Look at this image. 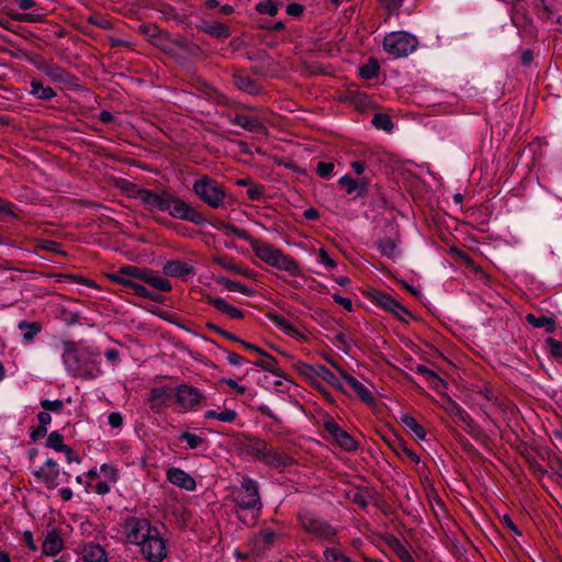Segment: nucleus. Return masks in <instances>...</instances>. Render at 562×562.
Instances as JSON below:
<instances>
[{
    "label": "nucleus",
    "mask_w": 562,
    "mask_h": 562,
    "mask_svg": "<svg viewBox=\"0 0 562 562\" xmlns=\"http://www.w3.org/2000/svg\"><path fill=\"white\" fill-rule=\"evenodd\" d=\"M234 83L239 90L250 94H254L258 91L256 82L249 76L243 74H236L234 76Z\"/></svg>",
    "instance_id": "33"
},
{
    "label": "nucleus",
    "mask_w": 562,
    "mask_h": 562,
    "mask_svg": "<svg viewBox=\"0 0 562 562\" xmlns=\"http://www.w3.org/2000/svg\"><path fill=\"white\" fill-rule=\"evenodd\" d=\"M372 124L380 130L391 131L393 127L392 121L389 115L383 113H378L372 119Z\"/></svg>",
    "instance_id": "44"
},
{
    "label": "nucleus",
    "mask_w": 562,
    "mask_h": 562,
    "mask_svg": "<svg viewBox=\"0 0 562 562\" xmlns=\"http://www.w3.org/2000/svg\"><path fill=\"white\" fill-rule=\"evenodd\" d=\"M36 475L42 479V481L48 487H54L56 485L57 477L59 476V470L53 469L46 470V468H41L40 471L36 472Z\"/></svg>",
    "instance_id": "39"
},
{
    "label": "nucleus",
    "mask_w": 562,
    "mask_h": 562,
    "mask_svg": "<svg viewBox=\"0 0 562 562\" xmlns=\"http://www.w3.org/2000/svg\"><path fill=\"white\" fill-rule=\"evenodd\" d=\"M220 282L229 291L240 292V293H244V294L251 293V291L249 290L248 286H246L244 284H240V283H238L236 281H232V280H228V279H222Z\"/></svg>",
    "instance_id": "46"
},
{
    "label": "nucleus",
    "mask_w": 562,
    "mask_h": 562,
    "mask_svg": "<svg viewBox=\"0 0 562 562\" xmlns=\"http://www.w3.org/2000/svg\"><path fill=\"white\" fill-rule=\"evenodd\" d=\"M30 94L38 100L49 101L56 97V92L53 88L44 86L40 80L35 78L30 81Z\"/></svg>",
    "instance_id": "22"
},
{
    "label": "nucleus",
    "mask_w": 562,
    "mask_h": 562,
    "mask_svg": "<svg viewBox=\"0 0 562 562\" xmlns=\"http://www.w3.org/2000/svg\"><path fill=\"white\" fill-rule=\"evenodd\" d=\"M417 38L406 32H392L383 41L385 52L394 58L412 54L417 48Z\"/></svg>",
    "instance_id": "6"
},
{
    "label": "nucleus",
    "mask_w": 562,
    "mask_h": 562,
    "mask_svg": "<svg viewBox=\"0 0 562 562\" xmlns=\"http://www.w3.org/2000/svg\"><path fill=\"white\" fill-rule=\"evenodd\" d=\"M63 539L56 532H49L42 544V551L46 555L54 557L61 551Z\"/></svg>",
    "instance_id": "26"
},
{
    "label": "nucleus",
    "mask_w": 562,
    "mask_h": 562,
    "mask_svg": "<svg viewBox=\"0 0 562 562\" xmlns=\"http://www.w3.org/2000/svg\"><path fill=\"white\" fill-rule=\"evenodd\" d=\"M223 383L228 385L231 389H233L238 394H244L246 392V386L238 384L233 379H224Z\"/></svg>",
    "instance_id": "63"
},
{
    "label": "nucleus",
    "mask_w": 562,
    "mask_h": 562,
    "mask_svg": "<svg viewBox=\"0 0 562 562\" xmlns=\"http://www.w3.org/2000/svg\"><path fill=\"white\" fill-rule=\"evenodd\" d=\"M302 373L308 378H314V376L319 378L339 391H342V389H344L339 379L329 369H327L323 364H316V366L304 364Z\"/></svg>",
    "instance_id": "14"
},
{
    "label": "nucleus",
    "mask_w": 562,
    "mask_h": 562,
    "mask_svg": "<svg viewBox=\"0 0 562 562\" xmlns=\"http://www.w3.org/2000/svg\"><path fill=\"white\" fill-rule=\"evenodd\" d=\"M333 299L337 304L344 306L347 311L352 310V303L349 299L340 296L339 294H333Z\"/></svg>",
    "instance_id": "64"
},
{
    "label": "nucleus",
    "mask_w": 562,
    "mask_h": 562,
    "mask_svg": "<svg viewBox=\"0 0 562 562\" xmlns=\"http://www.w3.org/2000/svg\"><path fill=\"white\" fill-rule=\"evenodd\" d=\"M166 479L172 485L188 492H193L196 488V482L194 477L184 470L177 467H170L167 469Z\"/></svg>",
    "instance_id": "12"
},
{
    "label": "nucleus",
    "mask_w": 562,
    "mask_h": 562,
    "mask_svg": "<svg viewBox=\"0 0 562 562\" xmlns=\"http://www.w3.org/2000/svg\"><path fill=\"white\" fill-rule=\"evenodd\" d=\"M339 183L348 194L355 198L362 196L368 191V184L364 179H352L346 175L339 179Z\"/></svg>",
    "instance_id": "20"
},
{
    "label": "nucleus",
    "mask_w": 562,
    "mask_h": 562,
    "mask_svg": "<svg viewBox=\"0 0 562 562\" xmlns=\"http://www.w3.org/2000/svg\"><path fill=\"white\" fill-rule=\"evenodd\" d=\"M394 550L402 562H414L411 552L403 544L397 543Z\"/></svg>",
    "instance_id": "55"
},
{
    "label": "nucleus",
    "mask_w": 562,
    "mask_h": 562,
    "mask_svg": "<svg viewBox=\"0 0 562 562\" xmlns=\"http://www.w3.org/2000/svg\"><path fill=\"white\" fill-rule=\"evenodd\" d=\"M319 262L323 263L327 268H335L337 266L336 261L328 255V252L324 248L318 249Z\"/></svg>",
    "instance_id": "56"
},
{
    "label": "nucleus",
    "mask_w": 562,
    "mask_h": 562,
    "mask_svg": "<svg viewBox=\"0 0 562 562\" xmlns=\"http://www.w3.org/2000/svg\"><path fill=\"white\" fill-rule=\"evenodd\" d=\"M397 452H398L401 456H404V457L408 458L409 460H412V461H413V462H415V463H418V462H419V460H420V459H419V457H418V454H417L415 451L411 450L409 448H407V447H406V446H404V445H401V446L398 447Z\"/></svg>",
    "instance_id": "59"
},
{
    "label": "nucleus",
    "mask_w": 562,
    "mask_h": 562,
    "mask_svg": "<svg viewBox=\"0 0 562 562\" xmlns=\"http://www.w3.org/2000/svg\"><path fill=\"white\" fill-rule=\"evenodd\" d=\"M166 206L167 209L165 212H168L169 215L175 218L189 221L198 225H202L206 222L201 212H199L195 207L191 206L179 196L169 194Z\"/></svg>",
    "instance_id": "8"
},
{
    "label": "nucleus",
    "mask_w": 562,
    "mask_h": 562,
    "mask_svg": "<svg viewBox=\"0 0 562 562\" xmlns=\"http://www.w3.org/2000/svg\"><path fill=\"white\" fill-rule=\"evenodd\" d=\"M216 261H217V263H218V265H221L224 269L229 270V271H232V272H234V273L243 274V276H245V277H249V276H250L249 270L244 269V268H241V267H239V266H236V265H234V263L227 262V261H225V260H223V259H217Z\"/></svg>",
    "instance_id": "49"
},
{
    "label": "nucleus",
    "mask_w": 562,
    "mask_h": 562,
    "mask_svg": "<svg viewBox=\"0 0 562 562\" xmlns=\"http://www.w3.org/2000/svg\"><path fill=\"white\" fill-rule=\"evenodd\" d=\"M61 358L66 370L74 376L95 379L102 373L100 353L91 348L67 344Z\"/></svg>",
    "instance_id": "2"
},
{
    "label": "nucleus",
    "mask_w": 562,
    "mask_h": 562,
    "mask_svg": "<svg viewBox=\"0 0 562 562\" xmlns=\"http://www.w3.org/2000/svg\"><path fill=\"white\" fill-rule=\"evenodd\" d=\"M156 529L157 527L145 518L131 517L124 524L125 540L140 549Z\"/></svg>",
    "instance_id": "7"
},
{
    "label": "nucleus",
    "mask_w": 562,
    "mask_h": 562,
    "mask_svg": "<svg viewBox=\"0 0 562 562\" xmlns=\"http://www.w3.org/2000/svg\"><path fill=\"white\" fill-rule=\"evenodd\" d=\"M378 248L383 256H385L394 261L401 257V250L397 246V243L395 239H393L391 237H384V238L379 239Z\"/></svg>",
    "instance_id": "23"
},
{
    "label": "nucleus",
    "mask_w": 562,
    "mask_h": 562,
    "mask_svg": "<svg viewBox=\"0 0 562 562\" xmlns=\"http://www.w3.org/2000/svg\"><path fill=\"white\" fill-rule=\"evenodd\" d=\"M333 170H334V164L333 162L319 161L317 164V173L322 178H329L330 175L333 173Z\"/></svg>",
    "instance_id": "54"
},
{
    "label": "nucleus",
    "mask_w": 562,
    "mask_h": 562,
    "mask_svg": "<svg viewBox=\"0 0 562 562\" xmlns=\"http://www.w3.org/2000/svg\"><path fill=\"white\" fill-rule=\"evenodd\" d=\"M379 74V64L374 59H370L366 65L360 67V75L362 78L371 79L378 76Z\"/></svg>",
    "instance_id": "42"
},
{
    "label": "nucleus",
    "mask_w": 562,
    "mask_h": 562,
    "mask_svg": "<svg viewBox=\"0 0 562 562\" xmlns=\"http://www.w3.org/2000/svg\"><path fill=\"white\" fill-rule=\"evenodd\" d=\"M401 420L403 423V425L405 426V428L407 430H409L417 439L419 440H424L425 437H426V432H425V429L423 428L422 425H419L417 423V420L409 416V415H403L401 417Z\"/></svg>",
    "instance_id": "32"
},
{
    "label": "nucleus",
    "mask_w": 562,
    "mask_h": 562,
    "mask_svg": "<svg viewBox=\"0 0 562 562\" xmlns=\"http://www.w3.org/2000/svg\"><path fill=\"white\" fill-rule=\"evenodd\" d=\"M229 122L249 132H260L263 130V125L259 120L245 114H237L234 117L229 119Z\"/></svg>",
    "instance_id": "24"
},
{
    "label": "nucleus",
    "mask_w": 562,
    "mask_h": 562,
    "mask_svg": "<svg viewBox=\"0 0 562 562\" xmlns=\"http://www.w3.org/2000/svg\"><path fill=\"white\" fill-rule=\"evenodd\" d=\"M299 521L302 529L313 538L323 541H333L337 535V529L327 521L319 519L313 513L303 510L299 515Z\"/></svg>",
    "instance_id": "5"
},
{
    "label": "nucleus",
    "mask_w": 562,
    "mask_h": 562,
    "mask_svg": "<svg viewBox=\"0 0 562 562\" xmlns=\"http://www.w3.org/2000/svg\"><path fill=\"white\" fill-rule=\"evenodd\" d=\"M37 68L55 83H71L74 78L66 69L57 64L42 63Z\"/></svg>",
    "instance_id": "17"
},
{
    "label": "nucleus",
    "mask_w": 562,
    "mask_h": 562,
    "mask_svg": "<svg viewBox=\"0 0 562 562\" xmlns=\"http://www.w3.org/2000/svg\"><path fill=\"white\" fill-rule=\"evenodd\" d=\"M526 321L535 328H543L546 333L555 330V321L552 317L527 314Z\"/></svg>",
    "instance_id": "28"
},
{
    "label": "nucleus",
    "mask_w": 562,
    "mask_h": 562,
    "mask_svg": "<svg viewBox=\"0 0 562 562\" xmlns=\"http://www.w3.org/2000/svg\"><path fill=\"white\" fill-rule=\"evenodd\" d=\"M18 328L21 330L23 339L26 342H31L34 339V337L41 331L42 326L37 322L30 323L26 321H21L18 324Z\"/></svg>",
    "instance_id": "31"
},
{
    "label": "nucleus",
    "mask_w": 562,
    "mask_h": 562,
    "mask_svg": "<svg viewBox=\"0 0 562 562\" xmlns=\"http://www.w3.org/2000/svg\"><path fill=\"white\" fill-rule=\"evenodd\" d=\"M3 216H15L14 211L12 210V205L10 202L0 199V218Z\"/></svg>",
    "instance_id": "60"
},
{
    "label": "nucleus",
    "mask_w": 562,
    "mask_h": 562,
    "mask_svg": "<svg viewBox=\"0 0 562 562\" xmlns=\"http://www.w3.org/2000/svg\"><path fill=\"white\" fill-rule=\"evenodd\" d=\"M79 553L85 562H108L106 553L100 544L87 543Z\"/></svg>",
    "instance_id": "21"
},
{
    "label": "nucleus",
    "mask_w": 562,
    "mask_h": 562,
    "mask_svg": "<svg viewBox=\"0 0 562 562\" xmlns=\"http://www.w3.org/2000/svg\"><path fill=\"white\" fill-rule=\"evenodd\" d=\"M262 462L270 468L283 470L293 464V459L283 451L269 446Z\"/></svg>",
    "instance_id": "16"
},
{
    "label": "nucleus",
    "mask_w": 562,
    "mask_h": 562,
    "mask_svg": "<svg viewBox=\"0 0 562 562\" xmlns=\"http://www.w3.org/2000/svg\"><path fill=\"white\" fill-rule=\"evenodd\" d=\"M142 557L148 562H160L167 557V544L158 528L149 540L139 549Z\"/></svg>",
    "instance_id": "9"
},
{
    "label": "nucleus",
    "mask_w": 562,
    "mask_h": 562,
    "mask_svg": "<svg viewBox=\"0 0 562 562\" xmlns=\"http://www.w3.org/2000/svg\"><path fill=\"white\" fill-rule=\"evenodd\" d=\"M179 439L186 441L189 449H196L204 442V438L189 431L182 432Z\"/></svg>",
    "instance_id": "43"
},
{
    "label": "nucleus",
    "mask_w": 562,
    "mask_h": 562,
    "mask_svg": "<svg viewBox=\"0 0 562 562\" xmlns=\"http://www.w3.org/2000/svg\"><path fill=\"white\" fill-rule=\"evenodd\" d=\"M41 406L46 412H58L64 407V403L60 400H54V401L44 400L41 402Z\"/></svg>",
    "instance_id": "52"
},
{
    "label": "nucleus",
    "mask_w": 562,
    "mask_h": 562,
    "mask_svg": "<svg viewBox=\"0 0 562 562\" xmlns=\"http://www.w3.org/2000/svg\"><path fill=\"white\" fill-rule=\"evenodd\" d=\"M260 356H262V359L257 361L255 364L258 367H261L262 369H265L267 371L272 372L277 364V360L272 356L268 355L265 351H263V353H260Z\"/></svg>",
    "instance_id": "47"
},
{
    "label": "nucleus",
    "mask_w": 562,
    "mask_h": 562,
    "mask_svg": "<svg viewBox=\"0 0 562 562\" xmlns=\"http://www.w3.org/2000/svg\"><path fill=\"white\" fill-rule=\"evenodd\" d=\"M236 412L233 409H224L218 413L217 420L223 423H232L236 419Z\"/></svg>",
    "instance_id": "61"
},
{
    "label": "nucleus",
    "mask_w": 562,
    "mask_h": 562,
    "mask_svg": "<svg viewBox=\"0 0 562 562\" xmlns=\"http://www.w3.org/2000/svg\"><path fill=\"white\" fill-rule=\"evenodd\" d=\"M175 396L177 397L178 404L184 411H195L204 401V395L200 390L188 384L179 385L175 390Z\"/></svg>",
    "instance_id": "10"
},
{
    "label": "nucleus",
    "mask_w": 562,
    "mask_h": 562,
    "mask_svg": "<svg viewBox=\"0 0 562 562\" xmlns=\"http://www.w3.org/2000/svg\"><path fill=\"white\" fill-rule=\"evenodd\" d=\"M110 279L119 284H123L125 286H130V283H132L133 280L130 279L125 273H122V267L119 269L117 272L112 273L109 276Z\"/></svg>",
    "instance_id": "58"
},
{
    "label": "nucleus",
    "mask_w": 562,
    "mask_h": 562,
    "mask_svg": "<svg viewBox=\"0 0 562 562\" xmlns=\"http://www.w3.org/2000/svg\"><path fill=\"white\" fill-rule=\"evenodd\" d=\"M256 11L260 14L274 16L278 13V5L273 0H265L256 4Z\"/></svg>",
    "instance_id": "41"
},
{
    "label": "nucleus",
    "mask_w": 562,
    "mask_h": 562,
    "mask_svg": "<svg viewBox=\"0 0 562 562\" xmlns=\"http://www.w3.org/2000/svg\"><path fill=\"white\" fill-rule=\"evenodd\" d=\"M192 190L201 201L213 209L224 205L226 198L224 187L209 176L195 180Z\"/></svg>",
    "instance_id": "4"
},
{
    "label": "nucleus",
    "mask_w": 562,
    "mask_h": 562,
    "mask_svg": "<svg viewBox=\"0 0 562 562\" xmlns=\"http://www.w3.org/2000/svg\"><path fill=\"white\" fill-rule=\"evenodd\" d=\"M265 194V187L262 184H251L247 190V195L251 201H260Z\"/></svg>",
    "instance_id": "48"
},
{
    "label": "nucleus",
    "mask_w": 562,
    "mask_h": 562,
    "mask_svg": "<svg viewBox=\"0 0 562 562\" xmlns=\"http://www.w3.org/2000/svg\"><path fill=\"white\" fill-rule=\"evenodd\" d=\"M146 283L150 284L151 286L159 291L167 292L171 290V283L168 280L155 273L153 270L149 271L148 277L146 279Z\"/></svg>",
    "instance_id": "35"
},
{
    "label": "nucleus",
    "mask_w": 562,
    "mask_h": 562,
    "mask_svg": "<svg viewBox=\"0 0 562 562\" xmlns=\"http://www.w3.org/2000/svg\"><path fill=\"white\" fill-rule=\"evenodd\" d=\"M331 364H333L334 368H336L339 371L341 378L359 395V397L364 403L372 404V402H373L372 393L370 392V390L363 383H361L355 376L348 374L337 363L331 362Z\"/></svg>",
    "instance_id": "15"
},
{
    "label": "nucleus",
    "mask_w": 562,
    "mask_h": 562,
    "mask_svg": "<svg viewBox=\"0 0 562 562\" xmlns=\"http://www.w3.org/2000/svg\"><path fill=\"white\" fill-rule=\"evenodd\" d=\"M100 477L110 483H115L119 480V471L112 464H102L99 469Z\"/></svg>",
    "instance_id": "40"
},
{
    "label": "nucleus",
    "mask_w": 562,
    "mask_h": 562,
    "mask_svg": "<svg viewBox=\"0 0 562 562\" xmlns=\"http://www.w3.org/2000/svg\"><path fill=\"white\" fill-rule=\"evenodd\" d=\"M375 301L380 306L393 313L401 321H405L406 316H409L408 311L386 293H378Z\"/></svg>",
    "instance_id": "19"
},
{
    "label": "nucleus",
    "mask_w": 562,
    "mask_h": 562,
    "mask_svg": "<svg viewBox=\"0 0 562 562\" xmlns=\"http://www.w3.org/2000/svg\"><path fill=\"white\" fill-rule=\"evenodd\" d=\"M175 392L170 387H154L149 393L148 402L151 407H157L166 404Z\"/></svg>",
    "instance_id": "27"
},
{
    "label": "nucleus",
    "mask_w": 562,
    "mask_h": 562,
    "mask_svg": "<svg viewBox=\"0 0 562 562\" xmlns=\"http://www.w3.org/2000/svg\"><path fill=\"white\" fill-rule=\"evenodd\" d=\"M276 539V532L270 529H263L260 531L258 536V542L262 544L263 548L269 547Z\"/></svg>",
    "instance_id": "50"
},
{
    "label": "nucleus",
    "mask_w": 562,
    "mask_h": 562,
    "mask_svg": "<svg viewBox=\"0 0 562 562\" xmlns=\"http://www.w3.org/2000/svg\"><path fill=\"white\" fill-rule=\"evenodd\" d=\"M46 446L57 452L68 450V446L64 443V437L58 431H53L48 435Z\"/></svg>",
    "instance_id": "37"
},
{
    "label": "nucleus",
    "mask_w": 562,
    "mask_h": 562,
    "mask_svg": "<svg viewBox=\"0 0 562 562\" xmlns=\"http://www.w3.org/2000/svg\"><path fill=\"white\" fill-rule=\"evenodd\" d=\"M111 484L112 483H110L108 481L101 480V481L97 482L95 484L89 483L88 487L92 488L99 495H105L110 492Z\"/></svg>",
    "instance_id": "51"
},
{
    "label": "nucleus",
    "mask_w": 562,
    "mask_h": 562,
    "mask_svg": "<svg viewBox=\"0 0 562 562\" xmlns=\"http://www.w3.org/2000/svg\"><path fill=\"white\" fill-rule=\"evenodd\" d=\"M150 269L147 268H138L136 266H123L122 273H125L127 277L138 279L140 281L146 282Z\"/></svg>",
    "instance_id": "36"
},
{
    "label": "nucleus",
    "mask_w": 562,
    "mask_h": 562,
    "mask_svg": "<svg viewBox=\"0 0 562 562\" xmlns=\"http://www.w3.org/2000/svg\"><path fill=\"white\" fill-rule=\"evenodd\" d=\"M108 423L113 428H121L123 425V416L117 412H113L109 415Z\"/></svg>",
    "instance_id": "62"
},
{
    "label": "nucleus",
    "mask_w": 562,
    "mask_h": 562,
    "mask_svg": "<svg viewBox=\"0 0 562 562\" xmlns=\"http://www.w3.org/2000/svg\"><path fill=\"white\" fill-rule=\"evenodd\" d=\"M207 301L211 305H213L218 311L226 313L232 318H243L244 314L238 308L231 305L228 302H226L223 297L220 296H209Z\"/></svg>",
    "instance_id": "25"
},
{
    "label": "nucleus",
    "mask_w": 562,
    "mask_h": 562,
    "mask_svg": "<svg viewBox=\"0 0 562 562\" xmlns=\"http://www.w3.org/2000/svg\"><path fill=\"white\" fill-rule=\"evenodd\" d=\"M249 245L255 255L265 263L278 270H283L293 277L301 274L299 263L281 249L256 238L249 239Z\"/></svg>",
    "instance_id": "3"
},
{
    "label": "nucleus",
    "mask_w": 562,
    "mask_h": 562,
    "mask_svg": "<svg viewBox=\"0 0 562 562\" xmlns=\"http://www.w3.org/2000/svg\"><path fill=\"white\" fill-rule=\"evenodd\" d=\"M203 31L216 37L226 38L229 36L228 27L222 22L207 23L203 26Z\"/></svg>",
    "instance_id": "34"
},
{
    "label": "nucleus",
    "mask_w": 562,
    "mask_h": 562,
    "mask_svg": "<svg viewBox=\"0 0 562 562\" xmlns=\"http://www.w3.org/2000/svg\"><path fill=\"white\" fill-rule=\"evenodd\" d=\"M222 226L227 229L231 234L241 238V239H245L249 243V239H254L252 237H250L245 231L238 228L237 226L233 225V224H222Z\"/></svg>",
    "instance_id": "53"
},
{
    "label": "nucleus",
    "mask_w": 562,
    "mask_h": 562,
    "mask_svg": "<svg viewBox=\"0 0 562 562\" xmlns=\"http://www.w3.org/2000/svg\"><path fill=\"white\" fill-rule=\"evenodd\" d=\"M231 498L235 504L238 518L244 524H255L262 509L258 483L252 479L244 477L238 486L232 488Z\"/></svg>",
    "instance_id": "1"
},
{
    "label": "nucleus",
    "mask_w": 562,
    "mask_h": 562,
    "mask_svg": "<svg viewBox=\"0 0 562 562\" xmlns=\"http://www.w3.org/2000/svg\"><path fill=\"white\" fill-rule=\"evenodd\" d=\"M269 443L260 439H251L246 445V451L255 459L262 461L269 448Z\"/></svg>",
    "instance_id": "30"
},
{
    "label": "nucleus",
    "mask_w": 562,
    "mask_h": 562,
    "mask_svg": "<svg viewBox=\"0 0 562 562\" xmlns=\"http://www.w3.org/2000/svg\"><path fill=\"white\" fill-rule=\"evenodd\" d=\"M447 413L456 417L458 420L465 424L468 427L473 428V420L471 419L470 415L456 402L450 401L446 406Z\"/></svg>",
    "instance_id": "29"
},
{
    "label": "nucleus",
    "mask_w": 562,
    "mask_h": 562,
    "mask_svg": "<svg viewBox=\"0 0 562 562\" xmlns=\"http://www.w3.org/2000/svg\"><path fill=\"white\" fill-rule=\"evenodd\" d=\"M546 346L549 352L554 357L562 359V342L554 338H547Z\"/></svg>",
    "instance_id": "45"
},
{
    "label": "nucleus",
    "mask_w": 562,
    "mask_h": 562,
    "mask_svg": "<svg viewBox=\"0 0 562 562\" xmlns=\"http://www.w3.org/2000/svg\"><path fill=\"white\" fill-rule=\"evenodd\" d=\"M130 289H132L137 295L142 296V297H146V299H150V300H154V295H151V293L142 284L139 283H136L134 281H132V283H130Z\"/></svg>",
    "instance_id": "57"
},
{
    "label": "nucleus",
    "mask_w": 562,
    "mask_h": 562,
    "mask_svg": "<svg viewBox=\"0 0 562 562\" xmlns=\"http://www.w3.org/2000/svg\"><path fill=\"white\" fill-rule=\"evenodd\" d=\"M169 194L170 193L167 191H162L161 193H156V192L147 190V189H137L134 193V196L148 211L165 212L167 209L166 205H167Z\"/></svg>",
    "instance_id": "11"
},
{
    "label": "nucleus",
    "mask_w": 562,
    "mask_h": 562,
    "mask_svg": "<svg viewBox=\"0 0 562 562\" xmlns=\"http://www.w3.org/2000/svg\"><path fill=\"white\" fill-rule=\"evenodd\" d=\"M162 271L171 278H187L195 273L194 267L187 261L169 260L162 266Z\"/></svg>",
    "instance_id": "18"
},
{
    "label": "nucleus",
    "mask_w": 562,
    "mask_h": 562,
    "mask_svg": "<svg viewBox=\"0 0 562 562\" xmlns=\"http://www.w3.org/2000/svg\"><path fill=\"white\" fill-rule=\"evenodd\" d=\"M325 429L344 450L355 451L358 448L357 441L333 419L325 423Z\"/></svg>",
    "instance_id": "13"
},
{
    "label": "nucleus",
    "mask_w": 562,
    "mask_h": 562,
    "mask_svg": "<svg viewBox=\"0 0 562 562\" xmlns=\"http://www.w3.org/2000/svg\"><path fill=\"white\" fill-rule=\"evenodd\" d=\"M270 319L278 327V329L283 331L284 334L292 337L299 334L296 328L293 325H291L285 318L278 315H271Z\"/></svg>",
    "instance_id": "38"
}]
</instances>
